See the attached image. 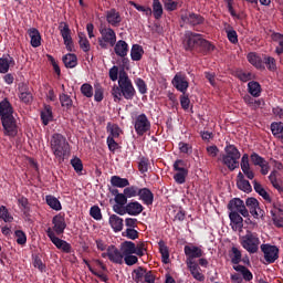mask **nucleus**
<instances>
[{"instance_id": "obj_24", "label": "nucleus", "mask_w": 283, "mask_h": 283, "mask_svg": "<svg viewBox=\"0 0 283 283\" xmlns=\"http://www.w3.org/2000/svg\"><path fill=\"white\" fill-rule=\"evenodd\" d=\"M143 209V205L138 201H132L126 205V213H128V216H140Z\"/></svg>"}, {"instance_id": "obj_49", "label": "nucleus", "mask_w": 283, "mask_h": 283, "mask_svg": "<svg viewBox=\"0 0 283 283\" xmlns=\"http://www.w3.org/2000/svg\"><path fill=\"white\" fill-rule=\"evenodd\" d=\"M140 192V189L136 186L126 187L124 193L127 198H136Z\"/></svg>"}, {"instance_id": "obj_23", "label": "nucleus", "mask_w": 283, "mask_h": 283, "mask_svg": "<svg viewBox=\"0 0 283 283\" xmlns=\"http://www.w3.org/2000/svg\"><path fill=\"white\" fill-rule=\"evenodd\" d=\"M237 186L238 189L241 191H244L245 193H251L252 188L249 180L244 179V175L242 172H239L237 176Z\"/></svg>"}, {"instance_id": "obj_33", "label": "nucleus", "mask_w": 283, "mask_h": 283, "mask_svg": "<svg viewBox=\"0 0 283 283\" xmlns=\"http://www.w3.org/2000/svg\"><path fill=\"white\" fill-rule=\"evenodd\" d=\"M41 119L43 125H50V123L54 120L51 106H44L43 111L41 112Z\"/></svg>"}, {"instance_id": "obj_10", "label": "nucleus", "mask_w": 283, "mask_h": 283, "mask_svg": "<svg viewBox=\"0 0 283 283\" xmlns=\"http://www.w3.org/2000/svg\"><path fill=\"white\" fill-rule=\"evenodd\" d=\"M283 165L280 161H273V171L269 176V180L271 185L276 189L280 193H283V182L277 180V171H282Z\"/></svg>"}, {"instance_id": "obj_17", "label": "nucleus", "mask_w": 283, "mask_h": 283, "mask_svg": "<svg viewBox=\"0 0 283 283\" xmlns=\"http://www.w3.org/2000/svg\"><path fill=\"white\" fill-rule=\"evenodd\" d=\"M52 224H53L52 231L56 235L63 234L65 231V228L67 227V224L65 223V217H63V214H56L55 217H53Z\"/></svg>"}, {"instance_id": "obj_56", "label": "nucleus", "mask_w": 283, "mask_h": 283, "mask_svg": "<svg viewBox=\"0 0 283 283\" xmlns=\"http://www.w3.org/2000/svg\"><path fill=\"white\" fill-rule=\"evenodd\" d=\"M71 165L76 171V174H81V171H83V161L81 160V158L78 157L73 158L71 160Z\"/></svg>"}, {"instance_id": "obj_47", "label": "nucleus", "mask_w": 283, "mask_h": 283, "mask_svg": "<svg viewBox=\"0 0 283 283\" xmlns=\"http://www.w3.org/2000/svg\"><path fill=\"white\" fill-rule=\"evenodd\" d=\"M78 43H80V48L81 50H83V52H90L91 50V44H90V40H87V36H85L84 33H78Z\"/></svg>"}, {"instance_id": "obj_12", "label": "nucleus", "mask_w": 283, "mask_h": 283, "mask_svg": "<svg viewBox=\"0 0 283 283\" xmlns=\"http://www.w3.org/2000/svg\"><path fill=\"white\" fill-rule=\"evenodd\" d=\"M46 235L50 238L51 242L54 243L56 249H60V251H63L64 253H70V251H72V245L66 241L59 239L54 231H52V228L46 230Z\"/></svg>"}, {"instance_id": "obj_6", "label": "nucleus", "mask_w": 283, "mask_h": 283, "mask_svg": "<svg viewBox=\"0 0 283 283\" xmlns=\"http://www.w3.org/2000/svg\"><path fill=\"white\" fill-rule=\"evenodd\" d=\"M101 38L98 39V44L101 48L106 50L107 45L114 48L116 45V32L109 28H104L99 30Z\"/></svg>"}, {"instance_id": "obj_41", "label": "nucleus", "mask_w": 283, "mask_h": 283, "mask_svg": "<svg viewBox=\"0 0 283 283\" xmlns=\"http://www.w3.org/2000/svg\"><path fill=\"white\" fill-rule=\"evenodd\" d=\"M244 103H247V105H249V107L252 109H258L264 105L262 99H255L249 95L244 97Z\"/></svg>"}, {"instance_id": "obj_52", "label": "nucleus", "mask_w": 283, "mask_h": 283, "mask_svg": "<svg viewBox=\"0 0 283 283\" xmlns=\"http://www.w3.org/2000/svg\"><path fill=\"white\" fill-rule=\"evenodd\" d=\"M147 273V270L143 269V268H137L136 270H134V280L135 282H143V280L145 279V275Z\"/></svg>"}, {"instance_id": "obj_58", "label": "nucleus", "mask_w": 283, "mask_h": 283, "mask_svg": "<svg viewBox=\"0 0 283 283\" xmlns=\"http://www.w3.org/2000/svg\"><path fill=\"white\" fill-rule=\"evenodd\" d=\"M174 169L175 171L177 172H180V171H188L187 170V163H185V160L182 159H178L175 161L174 164Z\"/></svg>"}, {"instance_id": "obj_37", "label": "nucleus", "mask_w": 283, "mask_h": 283, "mask_svg": "<svg viewBox=\"0 0 283 283\" xmlns=\"http://www.w3.org/2000/svg\"><path fill=\"white\" fill-rule=\"evenodd\" d=\"M143 54H145V51L143 50V46L138 44H134L130 50V59L132 61H140L143 59Z\"/></svg>"}, {"instance_id": "obj_42", "label": "nucleus", "mask_w": 283, "mask_h": 283, "mask_svg": "<svg viewBox=\"0 0 283 283\" xmlns=\"http://www.w3.org/2000/svg\"><path fill=\"white\" fill-rule=\"evenodd\" d=\"M63 63L65 67H76L78 60L76 59V55L69 53L63 57Z\"/></svg>"}, {"instance_id": "obj_14", "label": "nucleus", "mask_w": 283, "mask_h": 283, "mask_svg": "<svg viewBox=\"0 0 283 283\" xmlns=\"http://www.w3.org/2000/svg\"><path fill=\"white\" fill-rule=\"evenodd\" d=\"M201 39L202 35L187 31L184 40V48L186 50H193V48H198L200 45Z\"/></svg>"}, {"instance_id": "obj_2", "label": "nucleus", "mask_w": 283, "mask_h": 283, "mask_svg": "<svg viewBox=\"0 0 283 283\" xmlns=\"http://www.w3.org/2000/svg\"><path fill=\"white\" fill-rule=\"evenodd\" d=\"M226 154L221 156V163L230 171H235L240 167V150L234 145H227L224 148Z\"/></svg>"}, {"instance_id": "obj_51", "label": "nucleus", "mask_w": 283, "mask_h": 283, "mask_svg": "<svg viewBox=\"0 0 283 283\" xmlns=\"http://www.w3.org/2000/svg\"><path fill=\"white\" fill-rule=\"evenodd\" d=\"M84 263L86 264L88 271H91V273H93V275H96L97 277H99V280H102V282H107V275H105V273L94 270V268L91 266V264H90V262H87V260H84Z\"/></svg>"}, {"instance_id": "obj_32", "label": "nucleus", "mask_w": 283, "mask_h": 283, "mask_svg": "<svg viewBox=\"0 0 283 283\" xmlns=\"http://www.w3.org/2000/svg\"><path fill=\"white\" fill-rule=\"evenodd\" d=\"M113 231L118 232L123 231V218L112 214L108 220Z\"/></svg>"}, {"instance_id": "obj_8", "label": "nucleus", "mask_w": 283, "mask_h": 283, "mask_svg": "<svg viewBox=\"0 0 283 283\" xmlns=\"http://www.w3.org/2000/svg\"><path fill=\"white\" fill-rule=\"evenodd\" d=\"M135 132L138 136H143L144 134H147L149 129H151V123L147 118V115L140 114L135 118Z\"/></svg>"}, {"instance_id": "obj_21", "label": "nucleus", "mask_w": 283, "mask_h": 283, "mask_svg": "<svg viewBox=\"0 0 283 283\" xmlns=\"http://www.w3.org/2000/svg\"><path fill=\"white\" fill-rule=\"evenodd\" d=\"M0 116L1 120L14 117V111L12 109V105L10 104V102H8V99H3L0 103Z\"/></svg>"}, {"instance_id": "obj_59", "label": "nucleus", "mask_w": 283, "mask_h": 283, "mask_svg": "<svg viewBox=\"0 0 283 283\" xmlns=\"http://www.w3.org/2000/svg\"><path fill=\"white\" fill-rule=\"evenodd\" d=\"M123 260L127 266H134V264H138V256L134 254H128L124 256Z\"/></svg>"}, {"instance_id": "obj_13", "label": "nucleus", "mask_w": 283, "mask_h": 283, "mask_svg": "<svg viewBox=\"0 0 283 283\" xmlns=\"http://www.w3.org/2000/svg\"><path fill=\"white\" fill-rule=\"evenodd\" d=\"M2 127L4 129V135L14 138L19 134V126L17 125V119L14 117H7L1 119Z\"/></svg>"}, {"instance_id": "obj_62", "label": "nucleus", "mask_w": 283, "mask_h": 283, "mask_svg": "<svg viewBox=\"0 0 283 283\" xmlns=\"http://www.w3.org/2000/svg\"><path fill=\"white\" fill-rule=\"evenodd\" d=\"M15 241L19 244H25L28 242V237H25V232L21 230L15 231Z\"/></svg>"}, {"instance_id": "obj_45", "label": "nucleus", "mask_w": 283, "mask_h": 283, "mask_svg": "<svg viewBox=\"0 0 283 283\" xmlns=\"http://www.w3.org/2000/svg\"><path fill=\"white\" fill-rule=\"evenodd\" d=\"M155 19H161L163 18V3H160V0H153V11Z\"/></svg>"}, {"instance_id": "obj_7", "label": "nucleus", "mask_w": 283, "mask_h": 283, "mask_svg": "<svg viewBox=\"0 0 283 283\" xmlns=\"http://www.w3.org/2000/svg\"><path fill=\"white\" fill-rule=\"evenodd\" d=\"M57 29L64 41L66 50L72 52V50H74V41L72 40V30L70 29V24H67V22H60Z\"/></svg>"}, {"instance_id": "obj_55", "label": "nucleus", "mask_w": 283, "mask_h": 283, "mask_svg": "<svg viewBox=\"0 0 283 283\" xmlns=\"http://www.w3.org/2000/svg\"><path fill=\"white\" fill-rule=\"evenodd\" d=\"M60 102L62 107H66V109H70V107H72V97H70V95L61 94Z\"/></svg>"}, {"instance_id": "obj_48", "label": "nucleus", "mask_w": 283, "mask_h": 283, "mask_svg": "<svg viewBox=\"0 0 283 283\" xmlns=\"http://www.w3.org/2000/svg\"><path fill=\"white\" fill-rule=\"evenodd\" d=\"M253 185L258 195L262 196L264 200H271V196H269V192H266L260 182L253 181Z\"/></svg>"}, {"instance_id": "obj_15", "label": "nucleus", "mask_w": 283, "mask_h": 283, "mask_svg": "<svg viewBox=\"0 0 283 283\" xmlns=\"http://www.w3.org/2000/svg\"><path fill=\"white\" fill-rule=\"evenodd\" d=\"M261 251L264 253V259L269 264H273L280 258V249L275 245L263 244L261 245Z\"/></svg>"}, {"instance_id": "obj_5", "label": "nucleus", "mask_w": 283, "mask_h": 283, "mask_svg": "<svg viewBox=\"0 0 283 283\" xmlns=\"http://www.w3.org/2000/svg\"><path fill=\"white\" fill-rule=\"evenodd\" d=\"M145 251H147L145 243H139L137 245L132 241H124L120 243L123 258L127 255H138L139 258H143V255H145Z\"/></svg>"}, {"instance_id": "obj_36", "label": "nucleus", "mask_w": 283, "mask_h": 283, "mask_svg": "<svg viewBox=\"0 0 283 283\" xmlns=\"http://www.w3.org/2000/svg\"><path fill=\"white\" fill-rule=\"evenodd\" d=\"M158 245H159V252L161 254V261L164 262V264H169V248L163 240L158 242Z\"/></svg>"}, {"instance_id": "obj_27", "label": "nucleus", "mask_w": 283, "mask_h": 283, "mask_svg": "<svg viewBox=\"0 0 283 283\" xmlns=\"http://www.w3.org/2000/svg\"><path fill=\"white\" fill-rule=\"evenodd\" d=\"M19 98L22 103H32V93L28 90V85L20 84L19 85Z\"/></svg>"}, {"instance_id": "obj_18", "label": "nucleus", "mask_w": 283, "mask_h": 283, "mask_svg": "<svg viewBox=\"0 0 283 283\" xmlns=\"http://www.w3.org/2000/svg\"><path fill=\"white\" fill-rule=\"evenodd\" d=\"M184 252L187 256V262H193L196 258H202V249L193 244L185 245Z\"/></svg>"}, {"instance_id": "obj_63", "label": "nucleus", "mask_w": 283, "mask_h": 283, "mask_svg": "<svg viewBox=\"0 0 283 283\" xmlns=\"http://www.w3.org/2000/svg\"><path fill=\"white\" fill-rule=\"evenodd\" d=\"M238 78L241 80L243 83H247L251 80H253V74L244 71L238 72Z\"/></svg>"}, {"instance_id": "obj_3", "label": "nucleus", "mask_w": 283, "mask_h": 283, "mask_svg": "<svg viewBox=\"0 0 283 283\" xmlns=\"http://www.w3.org/2000/svg\"><path fill=\"white\" fill-rule=\"evenodd\" d=\"M51 151L55 158H64L65 154L70 151V144L67 139L59 133L53 134L51 137Z\"/></svg>"}, {"instance_id": "obj_44", "label": "nucleus", "mask_w": 283, "mask_h": 283, "mask_svg": "<svg viewBox=\"0 0 283 283\" xmlns=\"http://www.w3.org/2000/svg\"><path fill=\"white\" fill-rule=\"evenodd\" d=\"M248 90L251 96L258 97L262 93V87L258 82H249Z\"/></svg>"}, {"instance_id": "obj_43", "label": "nucleus", "mask_w": 283, "mask_h": 283, "mask_svg": "<svg viewBox=\"0 0 283 283\" xmlns=\"http://www.w3.org/2000/svg\"><path fill=\"white\" fill-rule=\"evenodd\" d=\"M0 220H3V222L7 223L14 222V217H12L6 206L0 207Z\"/></svg>"}, {"instance_id": "obj_46", "label": "nucleus", "mask_w": 283, "mask_h": 283, "mask_svg": "<svg viewBox=\"0 0 283 283\" xmlns=\"http://www.w3.org/2000/svg\"><path fill=\"white\" fill-rule=\"evenodd\" d=\"M271 39L272 41L277 43L276 54H282L283 53V35L280 33H272Z\"/></svg>"}, {"instance_id": "obj_54", "label": "nucleus", "mask_w": 283, "mask_h": 283, "mask_svg": "<svg viewBox=\"0 0 283 283\" xmlns=\"http://www.w3.org/2000/svg\"><path fill=\"white\" fill-rule=\"evenodd\" d=\"M91 218L94 220H103V213H101V208L98 206H93L90 210Z\"/></svg>"}, {"instance_id": "obj_29", "label": "nucleus", "mask_w": 283, "mask_h": 283, "mask_svg": "<svg viewBox=\"0 0 283 283\" xmlns=\"http://www.w3.org/2000/svg\"><path fill=\"white\" fill-rule=\"evenodd\" d=\"M28 34L31 39V45L32 48H40L41 45V33L39 30L31 28L28 30Z\"/></svg>"}, {"instance_id": "obj_30", "label": "nucleus", "mask_w": 283, "mask_h": 283, "mask_svg": "<svg viewBox=\"0 0 283 283\" xmlns=\"http://www.w3.org/2000/svg\"><path fill=\"white\" fill-rule=\"evenodd\" d=\"M14 64V59L12 56L7 55L3 57H0V74H8V71L10 70V65Z\"/></svg>"}, {"instance_id": "obj_28", "label": "nucleus", "mask_w": 283, "mask_h": 283, "mask_svg": "<svg viewBox=\"0 0 283 283\" xmlns=\"http://www.w3.org/2000/svg\"><path fill=\"white\" fill-rule=\"evenodd\" d=\"M234 271L240 274V277H243L245 282H251L253 280V273L244 265H233Z\"/></svg>"}, {"instance_id": "obj_25", "label": "nucleus", "mask_w": 283, "mask_h": 283, "mask_svg": "<svg viewBox=\"0 0 283 283\" xmlns=\"http://www.w3.org/2000/svg\"><path fill=\"white\" fill-rule=\"evenodd\" d=\"M184 23H189L190 25H200L202 23V17L196 13H185L181 15Z\"/></svg>"}, {"instance_id": "obj_53", "label": "nucleus", "mask_w": 283, "mask_h": 283, "mask_svg": "<svg viewBox=\"0 0 283 283\" xmlns=\"http://www.w3.org/2000/svg\"><path fill=\"white\" fill-rule=\"evenodd\" d=\"M135 85L138 88L139 94H147V84L145 83V80L138 77L135 80Z\"/></svg>"}, {"instance_id": "obj_39", "label": "nucleus", "mask_w": 283, "mask_h": 283, "mask_svg": "<svg viewBox=\"0 0 283 283\" xmlns=\"http://www.w3.org/2000/svg\"><path fill=\"white\" fill-rule=\"evenodd\" d=\"M248 61L249 63H251V65H253L258 70H262L264 67V63H262V59H260V56H258V54L255 53H249Z\"/></svg>"}, {"instance_id": "obj_40", "label": "nucleus", "mask_w": 283, "mask_h": 283, "mask_svg": "<svg viewBox=\"0 0 283 283\" xmlns=\"http://www.w3.org/2000/svg\"><path fill=\"white\" fill-rule=\"evenodd\" d=\"M45 201H46V205H49V207H51V209H54V211H61V209H62L61 201H59V199H56V197L49 195L45 197Z\"/></svg>"}, {"instance_id": "obj_1", "label": "nucleus", "mask_w": 283, "mask_h": 283, "mask_svg": "<svg viewBox=\"0 0 283 283\" xmlns=\"http://www.w3.org/2000/svg\"><path fill=\"white\" fill-rule=\"evenodd\" d=\"M111 94L115 103H120L123 101V96L126 101H132L134 96H136L134 83H132L129 75H127L125 71L119 73L118 85H114L112 87Z\"/></svg>"}, {"instance_id": "obj_22", "label": "nucleus", "mask_w": 283, "mask_h": 283, "mask_svg": "<svg viewBox=\"0 0 283 283\" xmlns=\"http://www.w3.org/2000/svg\"><path fill=\"white\" fill-rule=\"evenodd\" d=\"M230 218V227L233 231H242V227H244V219H242V216L240 213H229Z\"/></svg>"}, {"instance_id": "obj_61", "label": "nucleus", "mask_w": 283, "mask_h": 283, "mask_svg": "<svg viewBox=\"0 0 283 283\" xmlns=\"http://www.w3.org/2000/svg\"><path fill=\"white\" fill-rule=\"evenodd\" d=\"M206 151L210 158H216L220 154V149L216 145L207 146Z\"/></svg>"}, {"instance_id": "obj_26", "label": "nucleus", "mask_w": 283, "mask_h": 283, "mask_svg": "<svg viewBox=\"0 0 283 283\" xmlns=\"http://www.w3.org/2000/svg\"><path fill=\"white\" fill-rule=\"evenodd\" d=\"M114 51L117 56L125 57L129 52V45L127 44V42L119 40L115 44Z\"/></svg>"}, {"instance_id": "obj_11", "label": "nucleus", "mask_w": 283, "mask_h": 283, "mask_svg": "<svg viewBox=\"0 0 283 283\" xmlns=\"http://www.w3.org/2000/svg\"><path fill=\"white\" fill-rule=\"evenodd\" d=\"M102 258H107L113 264H123V253L115 245H108Z\"/></svg>"}, {"instance_id": "obj_20", "label": "nucleus", "mask_w": 283, "mask_h": 283, "mask_svg": "<svg viewBox=\"0 0 283 283\" xmlns=\"http://www.w3.org/2000/svg\"><path fill=\"white\" fill-rule=\"evenodd\" d=\"M186 264L195 280H198V282H205V274H202V270L196 262L193 261H186Z\"/></svg>"}, {"instance_id": "obj_4", "label": "nucleus", "mask_w": 283, "mask_h": 283, "mask_svg": "<svg viewBox=\"0 0 283 283\" xmlns=\"http://www.w3.org/2000/svg\"><path fill=\"white\" fill-rule=\"evenodd\" d=\"M239 242L241 247L248 251V253H258L260 251V237H258V233L247 231V233L239 238Z\"/></svg>"}, {"instance_id": "obj_34", "label": "nucleus", "mask_w": 283, "mask_h": 283, "mask_svg": "<svg viewBox=\"0 0 283 283\" xmlns=\"http://www.w3.org/2000/svg\"><path fill=\"white\" fill-rule=\"evenodd\" d=\"M271 132L273 136H275V138L281 140V143L283 144V123L282 122L273 123L271 125Z\"/></svg>"}, {"instance_id": "obj_19", "label": "nucleus", "mask_w": 283, "mask_h": 283, "mask_svg": "<svg viewBox=\"0 0 283 283\" xmlns=\"http://www.w3.org/2000/svg\"><path fill=\"white\" fill-rule=\"evenodd\" d=\"M245 205L253 218H260L264 216V211L260 209V202L255 198H248Z\"/></svg>"}, {"instance_id": "obj_64", "label": "nucleus", "mask_w": 283, "mask_h": 283, "mask_svg": "<svg viewBox=\"0 0 283 283\" xmlns=\"http://www.w3.org/2000/svg\"><path fill=\"white\" fill-rule=\"evenodd\" d=\"M115 202L116 205H127V197L125 196V192L123 193H117L115 196Z\"/></svg>"}, {"instance_id": "obj_31", "label": "nucleus", "mask_w": 283, "mask_h": 283, "mask_svg": "<svg viewBox=\"0 0 283 283\" xmlns=\"http://www.w3.org/2000/svg\"><path fill=\"white\" fill-rule=\"evenodd\" d=\"M139 199L143 200L144 205H154V193L147 188L139 189Z\"/></svg>"}, {"instance_id": "obj_9", "label": "nucleus", "mask_w": 283, "mask_h": 283, "mask_svg": "<svg viewBox=\"0 0 283 283\" xmlns=\"http://www.w3.org/2000/svg\"><path fill=\"white\" fill-rule=\"evenodd\" d=\"M228 209L230 213H240V216H243V218H249V210L247 209L244 201L240 198L230 200L228 203Z\"/></svg>"}, {"instance_id": "obj_60", "label": "nucleus", "mask_w": 283, "mask_h": 283, "mask_svg": "<svg viewBox=\"0 0 283 283\" xmlns=\"http://www.w3.org/2000/svg\"><path fill=\"white\" fill-rule=\"evenodd\" d=\"M188 174L189 171H179L175 174L174 179L176 182H178V185H185V180L187 179Z\"/></svg>"}, {"instance_id": "obj_16", "label": "nucleus", "mask_w": 283, "mask_h": 283, "mask_svg": "<svg viewBox=\"0 0 283 283\" xmlns=\"http://www.w3.org/2000/svg\"><path fill=\"white\" fill-rule=\"evenodd\" d=\"M172 85L178 90V92H181L185 94L187 90H189V81H187V76L182 75L181 73H178L172 78Z\"/></svg>"}, {"instance_id": "obj_57", "label": "nucleus", "mask_w": 283, "mask_h": 283, "mask_svg": "<svg viewBox=\"0 0 283 283\" xmlns=\"http://www.w3.org/2000/svg\"><path fill=\"white\" fill-rule=\"evenodd\" d=\"M164 8L168 12H174V10H178V2L174 0H164Z\"/></svg>"}, {"instance_id": "obj_38", "label": "nucleus", "mask_w": 283, "mask_h": 283, "mask_svg": "<svg viewBox=\"0 0 283 283\" xmlns=\"http://www.w3.org/2000/svg\"><path fill=\"white\" fill-rule=\"evenodd\" d=\"M106 20L111 25H118V23H120V14L112 9L107 12Z\"/></svg>"}, {"instance_id": "obj_50", "label": "nucleus", "mask_w": 283, "mask_h": 283, "mask_svg": "<svg viewBox=\"0 0 283 283\" xmlns=\"http://www.w3.org/2000/svg\"><path fill=\"white\" fill-rule=\"evenodd\" d=\"M81 93L83 96H86V98H92L94 96V87H92L91 84L85 83L81 86Z\"/></svg>"}, {"instance_id": "obj_35", "label": "nucleus", "mask_w": 283, "mask_h": 283, "mask_svg": "<svg viewBox=\"0 0 283 283\" xmlns=\"http://www.w3.org/2000/svg\"><path fill=\"white\" fill-rule=\"evenodd\" d=\"M111 185L113 187L123 189L125 187H129V180L127 178H120L119 176H113L111 178Z\"/></svg>"}]
</instances>
